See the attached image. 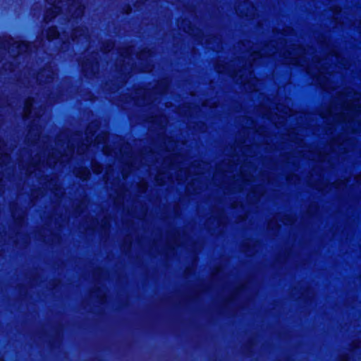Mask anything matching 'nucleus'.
Returning <instances> with one entry per match:
<instances>
[{"label": "nucleus", "instance_id": "28", "mask_svg": "<svg viewBox=\"0 0 361 361\" xmlns=\"http://www.w3.org/2000/svg\"><path fill=\"white\" fill-rule=\"evenodd\" d=\"M153 69V67L151 66H147L144 70H142L143 72H151Z\"/></svg>", "mask_w": 361, "mask_h": 361}, {"label": "nucleus", "instance_id": "36", "mask_svg": "<svg viewBox=\"0 0 361 361\" xmlns=\"http://www.w3.org/2000/svg\"><path fill=\"white\" fill-rule=\"evenodd\" d=\"M34 167H35V169H37L38 168V166L35 165Z\"/></svg>", "mask_w": 361, "mask_h": 361}, {"label": "nucleus", "instance_id": "10", "mask_svg": "<svg viewBox=\"0 0 361 361\" xmlns=\"http://www.w3.org/2000/svg\"><path fill=\"white\" fill-rule=\"evenodd\" d=\"M136 94H139V95H142L143 97L142 100L137 101L138 104H140L141 106H146V105L149 104L150 102L148 99V97L149 95V91H147L145 89H142V88H140V89L137 90Z\"/></svg>", "mask_w": 361, "mask_h": 361}, {"label": "nucleus", "instance_id": "37", "mask_svg": "<svg viewBox=\"0 0 361 361\" xmlns=\"http://www.w3.org/2000/svg\"><path fill=\"white\" fill-rule=\"evenodd\" d=\"M216 175H217V173L216 172V173H214V177H216Z\"/></svg>", "mask_w": 361, "mask_h": 361}, {"label": "nucleus", "instance_id": "23", "mask_svg": "<svg viewBox=\"0 0 361 361\" xmlns=\"http://www.w3.org/2000/svg\"><path fill=\"white\" fill-rule=\"evenodd\" d=\"M47 71L49 72V75H48V79L46 82H49L54 79L55 73L53 71H50L49 70Z\"/></svg>", "mask_w": 361, "mask_h": 361}, {"label": "nucleus", "instance_id": "31", "mask_svg": "<svg viewBox=\"0 0 361 361\" xmlns=\"http://www.w3.org/2000/svg\"><path fill=\"white\" fill-rule=\"evenodd\" d=\"M46 72H47V70L46 69H43L42 73H39L38 78H39L40 75H44Z\"/></svg>", "mask_w": 361, "mask_h": 361}, {"label": "nucleus", "instance_id": "15", "mask_svg": "<svg viewBox=\"0 0 361 361\" xmlns=\"http://www.w3.org/2000/svg\"><path fill=\"white\" fill-rule=\"evenodd\" d=\"M114 48V43L111 41H107V42H105L102 47H101V50L103 51V52H105V53H107V52H110Z\"/></svg>", "mask_w": 361, "mask_h": 361}, {"label": "nucleus", "instance_id": "1", "mask_svg": "<svg viewBox=\"0 0 361 361\" xmlns=\"http://www.w3.org/2000/svg\"><path fill=\"white\" fill-rule=\"evenodd\" d=\"M313 49L310 47H303L299 44H292L287 50H281L269 42L264 44L259 51H254L250 54V59L252 61L247 67H243L240 69H232L230 63H222L218 62L215 65V71L221 74H226L233 78H238V80L245 85L255 80L252 66L256 63L258 59L264 57H276L279 54L281 57V62L286 65L300 66L305 68L306 72L316 79L324 89H334L326 83V74L329 73L328 68L323 66L324 60H321L318 56L313 54Z\"/></svg>", "mask_w": 361, "mask_h": 361}, {"label": "nucleus", "instance_id": "33", "mask_svg": "<svg viewBox=\"0 0 361 361\" xmlns=\"http://www.w3.org/2000/svg\"><path fill=\"white\" fill-rule=\"evenodd\" d=\"M343 94H345V92H341L338 94V97L341 98Z\"/></svg>", "mask_w": 361, "mask_h": 361}, {"label": "nucleus", "instance_id": "20", "mask_svg": "<svg viewBox=\"0 0 361 361\" xmlns=\"http://www.w3.org/2000/svg\"><path fill=\"white\" fill-rule=\"evenodd\" d=\"M137 188H138L140 192L144 193V192H145L147 191V190L148 188V185H147L146 181L141 180L137 184Z\"/></svg>", "mask_w": 361, "mask_h": 361}, {"label": "nucleus", "instance_id": "13", "mask_svg": "<svg viewBox=\"0 0 361 361\" xmlns=\"http://www.w3.org/2000/svg\"><path fill=\"white\" fill-rule=\"evenodd\" d=\"M59 36V32L56 27H50L47 30V37L49 40H52L54 39L58 38Z\"/></svg>", "mask_w": 361, "mask_h": 361}, {"label": "nucleus", "instance_id": "8", "mask_svg": "<svg viewBox=\"0 0 361 361\" xmlns=\"http://www.w3.org/2000/svg\"><path fill=\"white\" fill-rule=\"evenodd\" d=\"M33 102L34 100L31 97H29L27 99H25L23 111V117L24 119H27L30 118L32 112Z\"/></svg>", "mask_w": 361, "mask_h": 361}, {"label": "nucleus", "instance_id": "24", "mask_svg": "<svg viewBox=\"0 0 361 361\" xmlns=\"http://www.w3.org/2000/svg\"><path fill=\"white\" fill-rule=\"evenodd\" d=\"M67 150L68 153L72 155L75 151V147L72 145H68Z\"/></svg>", "mask_w": 361, "mask_h": 361}, {"label": "nucleus", "instance_id": "7", "mask_svg": "<svg viewBox=\"0 0 361 361\" xmlns=\"http://www.w3.org/2000/svg\"><path fill=\"white\" fill-rule=\"evenodd\" d=\"M75 176L83 180H87L90 177V171L87 167H78L75 169L73 171Z\"/></svg>", "mask_w": 361, "mask_h": 361}, {"label": "nucleus", "instance_id": "19", "mask_svg": "<svg viewBox=\"0 0 361 361\" xmlns=\"http://www.w3.org/2000/svg\"><path fill=\"white\" fill-rule=\"evenodd\" d=\"M97 127H98V125L94 123H92L89 124L86 128L85 133L87 135L91 134V138H92L94 136V134L95 132V129L92 130V128H97Z\"/></svg>", "mask_w": 361, "mask_h": 361}, {"label": "nucleus", "instance_id": "22", "mask_svg": "<svg viewBox=\"0 0 361 361\" xmlns=\"http://www.w3.org/2000/svg\"><path fill=\"white\" fill-rule=\"evenodd\" d=\"M75 13L77 14V17L82 16L84 13V6L81 4H80L75 11Z\"/></svg>", "mask_w": 361, "mask_h": 361}, {"label": "nucleus", "instance_id": "38", "mask_svg": "<svg viewBox=\"0 0 361 361\" xmlns=\"http://www.w3.org/2000/svg\"><path fill=\"white\" fill-rule=\"evenodd\" d=\"M31 172H32V171H29V170H27V173H31Z\"/></svg>", "mask_w": 361, "mask_h": 361}, {"label": "nucleus", "instance_id": "3", "mask_svg": "<svg viewBox=\"0 0 361 361\" xmlns=\"http://www.w3.org/2000/svg\"><path fill=\"white\" fill-rule=\"evenodd\" d=\"M32 45L25 42H14L9 48V51L13 54L15 59L23 56H28L31 52Z\"/></svg>", "mask_w": 361, "mask_h": 361}, {"label": "nucleus", "instance_id": "14", "mask_svg": "<svg viewBox=\"0 0 361 361\" xmlns=\"http://www.w3.org/2000/svg\"><path fill=\"white\" fill-rule=\"evenodd\" d=\"M92 144V141H90L87 138L85 140V143H83L82 146L77 149V153L79 154H84Z\"/></svg>", "mask_w": 361, "mask_h": 361}, {"label": "nucleus", "instance_id": "30", "mask_svg": "<svg viewBox=\"0 0 361 361\" xmlns=\"http://www.w3.org/2000/svg\"><path fill=\"white\" fill-rule=\"evenodd\" d=\"M183 30H184L185 32H188V33L190 34V33H191V31H192V29H191L190 25V26H188L187 28L184 27V28H183Z\"/></svg>", "mask_w": 361, "mask_h": 361}, {"label": "nucleus", "instance_id": "6", "mask_svg": "<svg viewBox=\"0 0 361 361\" xmlns=\"http://www.w3.org/2000/svg\"><path fill=\"white\" fill-rule=\"evenodd\" d=\"M11 161V155L4 140L0 139V166H6Z\"/></svg>", "mask_w": 361, "mask_h": 361}, {"label": "nucleus", "instance_id": "9", "mask_svg": "<svg viewBox=\"0 0 361 361\" xmlns=\"http://www.w3.org/2000/svg\"><path fill=\"white\" fill-rule=\"evenodd\" d=\"M80 63L82 71L85 72H87L89 69L94 71L98 68V62L95 60L90 61V59H86L82 61Z\"/></svg>", "mask_w": 361, "mask_h": 361}, {"label": "nucleus", "instance_id": "29", "mask_svg": "<svg viewBox=\"0 0 361 361\" xmlns=\"http://www.w3.org/2000/svg\"><path fill=\"white\" fill-rule=\"evenodd\" d=\"M325 159V157L322 156L320 153L318 154L317 160L320 161H324Z\"/></svg>", "mask_w": 361, "mask_h": 361}, {"label": "nucleus", "instance_id": "34", "mask_svg": "<svg viewBox=\"0 0 361 361\" xmlns=\"http://www.w3.org/2000/svg\"><path fill=\"white\" fill-rule=\"evenodd\" d=\"M348 355H343L342 361H348Z\"/></svg>", "mask_w": 361, "mask_h": 361}, {"label": "nucleus", "instance_id": "2", "mask_svg": "<svg viewBox=\"0 0 361 361\" xmlns=\"http://www.w3.org/2000/svg\"><path fill=\"white\" fill-rule=\"evenodd\" d=\"M342 111L336 116L338 123L349 124L355 127L357 123V127L353 130L356 132L361 130V103L358 99L345 101L341 104Z\"/></svg>", "mask_w": 361, "mask_h": 361}, {"label": "nucleus", "instance_id": "21", "mask_svg": "<svg viewBox=\"0 0 361 361\" xmlns=\"http://www.w3.org/2000/svg\"><path fill=\"white\" fill-rule=\"evenodd\" d=\"M238 178H239L238 180H240L243 183L252 181V176H250V175L245 176V175L243 174L242 171L240 172V174L238 176Z\"/></svg>", "mask_w": 361, "mask_h": 361}, {"label": "nucleus", "instance_id": "25", "mask_svg": "<svg viewBox=\"0 0 361 361\" xmlns=\"http://www.w3.org/2000/svg\"><path fill=\"white\" fill-rule=\"evenodd\" d=\"M129 173H130V171H126L125 169H123L121 173H122V176H123V179L127 178Z\"/></svg>", "mask_w": 361, "mask_h": 361}, {"label": "nucleus", "instance_id": "18", "mask_svg": "<svg viewBox=\"0 0 361 361\" xmlns=\"http://www.w3.org/2000/svg\"><path fill=\"white\" fill-rule=\"evenodd\" d=\"M120 55L124 59H129L132 55V48L130 47L123 48L120 52Z\"/></svg>", "mask_w": 361, "mask_h": 361}, {"label": "nucleus", "instance_id": "11", "mask_svg": "<svg viewBox=\"0 0 361 361\" xmlns=\"http://www.w3.org/2000/svg\"><path fill=\"white\" fill-rule=\"evenodd\" d=\"M171 178L166 176L164 173H159L155 176V181L158 185H164L168 182L171 181Z\"/></svg>", "mask_w": 361, "mask_h": 361}, {"label": "nucleus", "instance_id": "27", "mask_svg": "<svg viewBox=\"0 0 361 361\" xmlns=\"http://www.w3.org/2000/svg\"><path fill=\"white\" fill-rule=\"evenodd\" d=\"M180 173H184L185 175V179L188 180V169H180L179 171Z\"/></svg>", "mask_w": 361, "mask_h": 361}, {"label": "nucleus", "instance_id": "32", "mask_svg": "<svg viewBox=\"0 0 361 361\" xmlns=\"http://www.w3.org/2000/svg\"><path fill=\"white\" fill-rule=\"evenodd\" d=\"M327 114L329 116H331L332 115V109H331V107H330L328 110H327Z\"/></svg>", "mask_w": 361, "mask_h": 361}, {"label": "nucleus", "instance_id": "12", "mask_svg": "<svg viewBox=\"0 0 361 361\" xmlns=\"http://www.w3.org/2000/svg\"><path fill=\"white\" fill-rule=\"evenodd\" d=\"M59 161L60 160L56 153L52 152L51 154H49L47 159V164L49 167L53 168Z\"/></svg>", "mask_w": 361, "mask_h": 361}, {"label": "nucleus", "instance_id": "26", "mask_svg": "<svg viewBox=\"0 0 361 361\" xmlns=\"http://www.w3.org/2000/svg\"><path fill=\"white\" fill-rule=\"evenodd\" d=\"M160 84L161 85H163V87H164V90L162 91V93H165L166 92L167 89H168V84H167V82H165V81H161L160 82Z\"/></svg>", "mask_w": 361, "mask_h": 361}, {"label": "nucleus", "instance_id": "35", "mask_svg": "<svg viewBox=\"0 0 361 361\" xmlns=\"http://www.w3.org/2000/svg\"><path fill=\"white\" fill-rule=\"evenodd\" d=\"M272 222H273V220H271V221L269 222V226H271Z\"/></svg>", "mask_w": 361, "mask_h": 361}, {"label": "nucleus", "instance_id": "17", "mask_svg": "<svg viewBox=\"0 0 361 361\" xmlns=\"http://www.w3.org/2000/svg\"><path fill=\"white\" fill-rule=\"evenodd\" d=\"M91 168L93 173L96 174H99L102 172L103 168L102 166L97 162L96 161H92L91 162Z\"/></svg>", "mask_w": 361, "mask_h": 361}, {"label": "nucleus", "instance_id": "4", "mask_svg": "<svg viewBox=\"0 0 361 361\" xmlns=\"http://www.w3.org/2000/svg\"><path fill=\"white\" fill-rule=\"evenodd\" d=\"M46 1L51 7L46 11L44 20L45 23H49L61 13L62 0H46Z\"/></svg>", "mask_w": 361, "mask_h": 361}, {"label": "nucleus", "instance_id": "5", "mask_svg": "<svg viewBox=\"0 0 361 361\" xmlns=\"http://www.w3.org/2000/svg\"><path fill=\"white\" fill-rule=\"evenodd\" d=\"M108 140H109V133L106 132H102V133L98 134L94 140V145H98L100 144L104 145L102 151H103L104 154H106V155H109L111 154L109 147L106 145Z\"/></svg>", "mask_w": 361, "mask_h": 361}, {"label": "nucleus", "instance_id": "16", "mask_svg": "<svg viewBox=\"0 0 361 361\" xmlns=\"http://www.w3.org/2000/svg\"><path fill=\"white\" fill-rule=\"evenodd\" d=\"M78 36H82L87 42L90 41L88 35H87L84 30H74V32H73L72 36H71L73 41H75V38Z\"/></svg>", "mask_w": 361, "mask_h": 361}]
</instances>
